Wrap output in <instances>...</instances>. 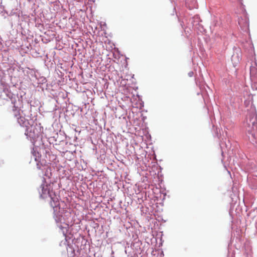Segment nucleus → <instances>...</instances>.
<instances>
[{
  "label": "nucleus",
  "instance_id": "1",
  "mask_svg": "<svg viewBox=\"0 0 257 257\" xmlns=\"http://www.w3.org/2000/svg\"><path fill=\"white\" fill-rule=\"evenodd\" d=\"M25 118L23 117H20L18 119V122L21 125H22L23 126H26L27 127L26 133H25V134L27 136L31 137H35L34 132V131L33 132H32V130L33 128V127L32 126L28 127L27 126V124H26V122L25 121Z\"/></svg>",
  "mask_w": 257,
  "mask_h": 257
},
{
  "label": "nucleus",
  "instance_id": "2",
  "mask_svg": "<svg viewBox=\"0 0 257 257\" xmlns=\"http://www.w3.org/2000/svg\"><path fill=\"white\" fill-rule=\"evenodd\" d=\"M41 188H42V194L41 195V197L44 198L45 196V194H46L47 190L45 188V186L43 185L41 186ZM48 193L49 194V196L51 198V201L50 202L51 206L54 207L56 206L58 204V199L56 197H53L52 195L50 193L49 191H48Z\"/></svg>",
  "mask_w": 257,
  "mask_h": 257
},
{
  "label": "nucleus",
  "instance_id": "3",
  "mask_svg": "<svg viewBox=\"0 0 257 257\" xmlns=\"http://www.w3.org/2000/svg\"><path fill=\"white\" fill-rule=\"evenodd\" d=\"M250 77L252 80H257V66H251L250 68Z\"/></svg>",
  "mask_w": 257,
  "mask_h": 257
},
{
  "label": "nucleus",
  "instance_id": "4",
  "mask_svg": "<svg viewBox=\"0 0 257 257\" xmlns=\"http://www.w3.org/2000/svg\"><path fill=\"white\" fill-rule=\"evenodd\" d=\"M33 156L35 160L37 162V165L38 166V168L40 169L39 163L40 162L41 155L38 152L34 151L33 152Z\"/></svg>",
  "mask_w": 257,
  "mask_h": 257
},
{
  "label": "nucleus",
  "instance_id": "5",
  "mask_svg": "<svg viewBox=\"0 0 257 257\" xmlns=\"http://www.w3.org/2000/svg\"><path fill=\"white\" fill-rule=\"evenodd\" d=\"M55 220L57 222H61L62 221V219H61V217H56V218H55Z\"/></svg>",
  "mask_w": 257,
  "mask_h": 257
},
{
  "label": "nucleus",
  "instance_id": "6",
  "mask_svg": "<svg viewBox=\"0 0 257 257\" xmlns=\"http://www.w3.org/2000/svg\"><path fill=\"white\" fill-rule=\"evenodd\" d=\"M251 135H252V137H253V138H255V134H252Z\"/></svg>",
  "mask_w": 257,
  "mask_h": 257
}]
</instances>
